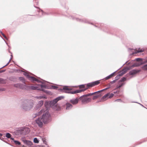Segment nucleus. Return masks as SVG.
<instances>
[{"label":"nucleus","mask_w":147,"mask_h":147,"mask_svg":"<svg viewBox=\"0 0 147 147\" xmlns=\"http://www.w3.org/2000/svg\"><path fill=\"white\" fill-rule=\"evenodd\" d=\"M121 99H117L115 100V101H121Z\"/></svg>","instance_id":"680f3d73"},{"label":"nucleus","mask_w":147,"mask_h":147,"mask_svg":"<svg viewBox=\"0 0 147 147\" xmlns=\"http://www.w3.org/2000/svg\"><path fill=\"white\" fill-rule=\"evenodd\" d=\"M4 41H5V42H6V44H7V46L9 47V45H8V44L7 43V42H6V41H5V40H4Z\"/></svg>","instance_id":"338daca9"},{"label":"nucleus","mask_w":147,"mask_h":147,"mask_svg":"<svg viewBox=\"0 0 147 147\" xmlns=\"http://www.w3.org/2000/svg\"><path fill=\"white\" fill-rule=\"evenodd\" d=\"M28 79L29 80L31 81L32 82H34V81H36L38 83H41L42 84H44V82H42L38 79H36V78H35V77L31 76H29V78H28Z\"/></svg>","instance_id":"6e6552de"},{"label":"nucleus","mask_w":147,"mask_h":147,"mask_svg":"<svg viewBox=\"0 0 147 147\" xmlns=\"http://www.w3.org/2000/svg\"><path fill=\"white\" fill-rule=\"evenodd\" d=\"M22 71L24 72L23 74L25 76H26L27 78H28L29 77V76H30V75L27 72H24L22 70Z\"/></svg>","instance_id":"473e14b6"},{"label":"nucleus","mask_w":147,"mask_h":147,"mask_svg":"<svg viewBox=\"0 0 147 147\" xmlns=\"http://www.w3.org/2000/svg\"><path fill=\"white\" fill-rule=\"evenodd\" d=\"M30 132V129L29 128L24 127L23 134L26 135L29 133Z\"/></svg>","instance_id":"f3484780"},{"label":"nucleus","mask_w":147,"mask_h":147,"mask_svg":"<svg viewBox=\"0 0 147 147\" xmlns=\"http://www.w3.org/2000/svg\"><path fill=\"white\" fill-rule=\"evenodd\" d=\"M72 90V88H68V86H65L62 88L60 89L61 91L62 92L70 94L69 93V92H71V90Z\"/></svg>","instance_id":"39448f33"},{"label":"nucleus","mask_w":147,"mask_h":147,"mask_svg":"<svg viewBox=\"0 0 147 147\" xmlns=\"http://www.w3.org/2000/svg\"><path fill=\"white\" fill-rule=\"evenodd\" d=\"M126 80V78L125 77H123L122 78L121 80L119 81V83L120 82H123L125 81Z\"/></svg>","instance_id":"c756f323"},{"label":"nucleus","mask_w":147,"mask_h":147,"mask_svg":"<svg viewBox=\"0 0 147 147\" xmlns=\"http://www.w3.org/2000/svg\"><path fill=\"white\" fill-rule=\"evenodd\" d=\"M124 83H122L118 86V85L117 86L116 88L118 89V88H120L121 87H122L124 85Z\"/></svg>","instance_id":"4c0bfd02"},{"label":"nucleus","mask_w":147,"mask_h":147,"mask_svg":"<svg viewBox=\"0 0 147 147\" xmlns=\"http://www.w3.org/2000/svg\"><path fill=\"white\" fill-rule=\"evenodd\" d=\"M104 90H105L104 89H102V90H99V93H100V92H102V91H103Z\"/></svg>","instance_id":"bf43d9fd"},{"label":"nucleus","mask_w":147,"mask_h":147,"mask_svg":"<svg viewBox=\"0 0 147 147\" xmlns=\"http://www.w3.org/2000/svg\"><path fill=\"white\" fill-rule=\"evenodd\" d=\"M66 110H69L71 109L73 107V106L71 104L67 102L66 104Z\"/></svg>","instance_id":"aec40b11"},{"label":"nucleus","mask_w":147,"mask_h":147,"mask_svg":"<svg viewBox=\"0 0 147 147\" xmlns=\"http://www.w3.org/2000/svg\"><path fill=\"white\" fill-rule=\"evenodd\" d=\"M36 98L37 99H41L42 98H46L47 97L45 96H36Z\"/></svg>","instance_id":"ea45409f"},{"label":"nucleus","mask_w":147,"mask_h":147,"mask_svg":"<svg viewBox=\"0 0 147 147\" xmlns=\"http://www.w3.org/2000/svg\"><path fill=\"white\" fill-rule=\"evenodd\" d=\"M92 95H93V93H89L88 94V96H91Z\"/></svg>","instance_id":"5fc2aeb1"},{"label":"nucleus","mask_w":147,"mask_h":147,"mask_svg":"<svg viewBox=\"0 0 147 147\" xmlns=\"http://www.w3.org/2000/svg\"><path fill=\"white\" fill-rule=\"evenodd\" d=\"M58 88V87L55 86H52L51 88H52L53 89H56Z\"/></svg>","instance_id":"a18cd8bd"},{"label":"nucleus","mask_w":147,"mask_h":147,"mask_svg":"<svg viewBox=\"0 0 147 147\" xmlns=\"http://www.w3.org/2000/svg\"><path fill=\"white\" fill-rule=\"evenodd\" d=\"M147 63V60H145L143 62H141L140 63H136L132 65L130 67H138L142 64Z\"/></svg>","instance_id":"1a4fd4ad"},{"label":"nucleus","mask_w":147,"mask_h":147,"mask_svg":"<svg viewBox=\"0 0 147 147\" xmlns=\"http://www.w3.org/2000/svg\"><path fill=\"white\" fill-rule=\"evenodd\" d=\"M64 97L63 96H58L56 98H55L56 100L58 102L59 100H60L62 99H63L64 98Z\"/></svg>","instance_id":"cd10ccee"},{"label":"nucleus","mask_w":147,"mask_h":147,"mask_svg":"<svg viewBox=\"0 0 147 147\" xmlns=\"http://www.w3.org/2000/svg\"><path fill=\"white\" fill-rule=\"evenodd\" d=\"M22 141L24 144L28 146V147H30L32 145V142L30 141L23 139L22 140Z\"/></svg>","instance_id":"f8f14e48"},{"label":"nucleus","mask_w":147,"mask_h":147,"mask_svg":"<svg viewBox=\"0 0 147 147\" xmlns=\"http://www.w3.org/2000/svg\"><path fill=\"white\" fill-rule=\"evenodd\" d=\"M70 102L73 105H76L78 102V99L77 98L76 99H72L70 100Z\"/></svg>","instance_id":"dca6fc26"},{"label":"nucleus","mask_w":147,"mask_h":147,"mask_svg":"<svg viewBox=\"0 0 147 147\" xmlns=\"http://www.w3.org/2000/svg\"><path fill=\"white\" fill-rule=\"evenodd\" d=\"M100 83V82L99 80H97L93 82L88 83L86 84V85L87 88H88V89L90 87H92L95 85H97Z\"/></svg>","instance_id":"20e7f679"},{"label":"nucleus","mask_w":147,"mask_h":147,"mask_svg":"<svg viewBox=\"0 0 147 147\" xmlns=\"http://www.w3.org/2000/svg\"><path fill=\"white\" fill-rule=\"evenodd\" d=\"M114 95V94L111 93V94H110L109 93H107V94H105L104 96H103L101 98V100L102 101H104V100L106 98H111L112 97H113V96Z\"/></svg>","instance_id":"423d86ee"},{"label":"nucleus","mask_w":147,"mask_h":147,"mask_svg":"<svg viewBox=\"0 0 147 147\" xmlns=\"http://www.w3.org/2000/svg\"><path fill=\"white\" fill-rule=\"evenodd\" d=\"M129 69V68L128 67H125L121 71L123 73H124V74H125V73L127 72V71Z\"/></svg>","instance_id":"b1692460"},{"label":"nucleus","mask_w":147,"mask_h":147,"mask_svg":"<svg viewBox=\"0 0 147 147\" xmlns=\"http://www.w3.org/2000/svg\"><path fill=\"white\" fill-rule=\"evenodd\" d=\"M140 70L133 69L130 71L129 74L130 75H133L136 74L140 72Z\"/></svg>","instance_id":"9b49d317"},{"label":"nucleus","mask_w":147,"mask_h":147,"mask_svg":"<svg viewBox=\"0 0 147 147\" xmlns=\"http://www.w3.org/2000/svg\"><path fill=\"white\" fill-rule=\"evenodd\" d=\"M28 90H29L30 89H31L32 90H40V88H39L37 86H28Z\"/></svg>","instance_id":"2eb2a0df"},{"label":"nucleus","mask_w":147,"mask_h":147,"mask_svg":"<svg viewBox=\"0 0 147 147\" xmlns=\"http://www.w3.org/2000/svg\"><path fill=\"white\" fill-rule=\"evenodd\" d=\"M143 50L142 49H138V51H137V53H140V52H142L143 51Z\"/></svg>","instance_id":"8fccbe9b"},{"label":"nucleus","mask_w":147,"mask_h":147,"mask_svg":"<svg viewBox=\"0 0 147 147\" xmlns=\"http://www.w3.org/2000/svg\"><path fill=\"white\" fill-rule=\"evenodd\" d=\"M19 79L20 81H21L23 83L25 84V82L24 78V77H20L19 78Z\"/></svg>","instance_id":"c85d7f7f"},{"label":"nucleus","mask_w":147,"mask_h":147,"mask_svg":"<svg viewBox=\"0 0 147 147\" xmlns=\"http://www.w3.org/2000/svg\"><path fill=\"white\" fill-rule=\"evenodd\" d=\"M11 57L10 58V59H9V62L5 65H4V66H3V67H2L0 68V69H1V68H3V67H4L7 66V65L9 64V63L10 62V61L11 59V58L13 57V56H12V55H11Z\"/></svg>","instance_id":"f704fd0d"},{"label":"nucleus","mask_w":147,"mask_h":147,"mask_svg":"<svg viewBox=\"0 0 147 147\" xmlns=\"http://www.w3.org/2000/svg\"><path fill=\"white\" fill-rule=\"evenodd\" d=\"M96 27H98V28H100L102 30L104 31L107 32H108L107 31V28L106 25H104V24H100V25H98V26H97L96 25L94 26Z\"/></svg>","instance_id":"9d476101"},{"label":"nucleus","mask_w":147,"mask_h":147,"mask_svg":"<svg viewBox=\"0 0 147 147\" xmlns=\"http://www.w3.org/2000/svg\"><path fill=\"white\" fill-rule=\"evenodd\" d=\"M3 137H0V139L1 140H2L3 142H4L7 143H7V142L6 141H5V140L4 139V138L5 137V136H4Z\"/></svg>","instance_id":"79ce46f5"},{"label":"nucleus","mask_w":147,"mask_h":147,"mask_svg":"<svg viewBox=\"0 0 147 147\" xmlns=\"http://www.w3.org/2000/svg\"><path fill=\"white\" fill-rule=\"evenodd\" d=\"M22 147H25V146L24 145H22Z\"/></svg>","instance_id":"774afa93"},{"label":"nucleus","mask_w":147,"mask_h":147,"mask_svg":"<svg viewBox=\"0 0 147 147\" xmlns=\"http://www.w3.org/2000/svg\"><path fill=\"white\" fill-rule=\"evenodd\" d=\"M5 70H2L0 71V73L4 72L5 71Z\"/></svg>","instance_id":"6e6d98bb"},{"label":"nucleus","mask_w":147,"mask_h":147,"mask_svg":"<svg viewBox=\"0 0 147 147\" xmlns=\"http://www.w3.org/2000/svg\"><path fill=\"white\" fill-rule=\"evenodd\" d=\"M120 78V77L118 75H117L115 78V80L116 81L119 79Z\"/></svg>","instance_id":"49530a36"},{"label":"nucleus","mask_w":147,"mask_h":147,"mask_svg":"<svg viewBox=\"0 0 147 147\" xmlns=\"http://www.w3.org/2000/svg\"><path fill=\"white\" fill-rule=\"evenodd\" d=\"M5 79H3L1 78H0V84H5L6 82Z\"/></svg>","instance_id":"a878e982"},{"label":"nucleus","mask_w":147,"mask_h":147,"mask_svg":"<svg viewBox=\"0 0 147 147\" xmlns=\"http://www.w3.org/2000/svg\"><path fill=\"white\" fill-rule=\"evenodd\" d=\"M124 73H123L121 71H120L119 74H118L120 77L122 76L124 74Z\"/></svg>","instance_id":"de8ad7c7"},{"label":"nucleus","mask_w":147,"mask_h":147,"mask_svg":"<svg viewBox=\"0 0 147 147\" xmlns=\"http://www.w3.org/2000/svg\"><path fill=\"white\" fill-rule=\"evenodd\" d=\"M48 103V102L47 101L45 102V105H46Z\"/></svg>","instance_id":"0e129e2a"},{"label":"nucleus","mask_w":147,"mask_h":147,"mask_svg":"<svg viewBox=\"0 0 147 147\" xmlns=\"http://www.w3.org/2000/svg\"><path fill=\"white\" fill-rule=\"evenodd\" d=\"M14 142L16 144H18V145H20L21 144L20 142L18 140H14Z\"/></svg>","instance_id":"58836bf2"},{"label":"nucleus","mask_w":147,"mask_h":147,"mask_svg":"<svg viewBox=\"0 0 147 147\" xmlns=\"http://www.w3.org/2000/svg\"><path fill=\"white\" fill-rule=\"evenodd\" d=\"M69 93H70V94H76L79 93H80V90H77L74 91H71V92H69Z\"/></svg>","instance_id":"4be33fe9"},{"label":"nucleus","mask_w":147,"mask_h":147,"mask_svg":"<svg viewBox=\"0 0 147 147\" xmlns=\"http://www.w3.org/2000/svg\"><path fill=\"white\" fill-rule=\"evenodd\" d=\"M7 78L9 80L13 82H16L17 80V78L16 76H11Z\"/></svg>","instance_id":"ddd939ff"},{"label":"nucleus","mask_w":147,"mask_h":147,"mask_svg":"<svg viewBox=\"0 0 147 147\" xmlns=\"http://www.w3.org/2000/svg\"><path fill=\"white\" fill-rule=\"evenodd\" d=\"M11 135L9 133H6V135L5 137H6L7 138H9L11 137Z\"/></svg>","instance_id":"72a5a7b5"},{"label":"nucleus","mask_w":147,"mask_h":147,"mask_svg":"<svg viewBox=\"0 0 147 147\" xmlns=\"http://www.w3.org/2000/svg\"><path fill=\"white\" fill-rule=\"evenodd\" d=\"M10 139L11 140H13V141H14V140H14V138H11V137H10Z\"/></svg>","instance_id":"e2e57ef3"},{"label":"nucleus","mask_w":147,"mask_h":147,"mask_svg":"<svg viewBox=\"0 0 147 147\" xmlns=\"http://www.w3.org/2000/svg\"><path fill=\"white\" fill-rule=\"evenodd\" d=\"M88 89V88L87 87L86 88H85L83 89H80V92H82Z\"/></svg>","instance_id":"09e8293b"},{"label":"nucleus","mask_w":147,"mask_h":147,"mask_svg":"<svg viewBox=\"0 0 147 147\" xmlns=\"http://www.w3.org/2000/svg\"><path fill=\"white\" fill-rule=\"evenodd\" d=\"M57 102L55 98L53 99V100H51L50 102V104L52 106H54L55 107H57V105H55L56 103H57Z\"/></svg>","instance_id":"a211bd4d"},{"label":"nucleus","mask_w":147,"mask_h":147,"mask_svg":"<svg viewBox=\"0 0 147 147\" xmlns=\"http://www.w3.org/2000/svg\"><path fill=\"white\" fill-rule=\"evenodd\" d=\"M88 96V94H85L84 95L81 96L80 98L79 99H82V98H83L84 97H87Z\"/></svg>","instance_id":"a19ab883"},{"label":"nucleus","mask_w":147,"mask_h":147,"mask_svg":"<svg viewBox=\"0 0 147 147\" xmlns=\"http://www.w3.org/2000/svg\"><path fill=\"white\" fill-rule=\"evenodd\" d=\"M104 90H105L104 89H102V90H99V93H100V92H102V91H103Z\"/></svg>","instance_id":"13d9d810"},{"label":"nucleus","mask_w":147,"mask_h":147,"mask_svg":"<svg viewBox=\"0 0 147 147\" xmlns=\"http://www.w3.org/2000/svg\"><path fill=\"white\" fill-rule=\"evenodd\" d=\"M21 84H22L21 83L15 84H13V86L16 88H20L21 85Z\"/></svg>","instance_id":"bb28decb"},{"label":"nucleus","mask_w":147,"mask_h":147,"mask_svg":"<svg viewBox=\"0 0 147 147\" xmlns=\"http://www.w3.org/2000/svg\"><path fill=\"white\" fill-rule=\"evenodd\" d=\"M43 101L42 100L39 101L38 102V104L39 105V106L40 107H41L43 105Z\"/></svg>","instance_id":"c9c22d12"},{"label":"nucleus","mask_w":147,"mask_h":147,"mask_svg":"<svg viewBox=\"0 0 147 147\" xmlns=\"http://www.w3.org/2000/svg\"><path fill=\"white\" fill-rule=\"evenodd\" d=\"M0 32L1 34L3 35V37L6 39H7V38L6 36L2 32H1V31H0Z\"/></svg>","instance_id":"37998d69"},{"label":"nucleus","mask_w":147,"mask_h":147,"mask_svg":"<svg viewBox=\"0 0 147 147\" xmlns=\"http://www.w3.org/2000/svg\"><path fill=\"white\" fill-rule=\"evenodd\" d=\"M28 86L26 85L25 84H22L20 89L26 90H28Z\"/></svg>","instance_id":"6ab92c4d"},{"label":"nucleus","mask_w":147,"mask_h":147,"mask_svg":"<svg viewBox=\"0 0 147 147\" xmlns=\"http://www.w3.org/2000/svg\"><path fill=\"white\" fill-rule=\"evenodd\" d=\"M116 82V81L115 80H113V81H111L110 82V83L111 84H112L114 83H115Z\"/></svg>","instance_id":"3c124183"},{"label":"nucleus","mask_w":147,"mask_h":147,"mask_svg":"<svg viewBox=\"0 0 147 147\" xmlns=\"http://www.w3.org/2000/svg\"><path fill=\"white\" fill-rule=\"evenodd\" d=\"M39 86H40L41 87V88L40 90H41L43 92H44L46 93H48V91L47 90H46L45 89H43V88H44L46 89H50V88H49L48 86L47 85H43V84H38V85Z\"/></svg>","instance_id":"0eeeda50"},{"label":"nucleus","mask_w":147,"mask_h":147,"mask_svg":"<svg viewBox=\"0 0 147 147\" xmlns=\"http://www.w3.org/2000/svg\"><path fill=\"white\" fill-rule=\"evenodd\" d=\"M127 62V61L123 65V66L121 67L120 68H119L116 71H115V72H114L112 73V74H111L109 75L108 76H107V77H106L105 78V79L106 80H108L110 78H111L114 74H115V73L118 70H119V69H120L124 64H125V63H126Z\"/></svg>","instance_id":"4468645a"},{"label":"nucleus","mask_w":147,"mask_h":147,"mask_svg":"<svg viewBox=\"0 0 147 147\" xmlns=\"http://www.w3.org/2000/svg\"><path fill=\"white\" fill-rule=\"evenodd\" d=\"M34 101L30 99L25 98L23 100L21 108L25 111L30 110L34 107Z\"/></svg>","instance_id":"f03ea898"},{"label":"nucleus","mask_w":147,"mask_h":147,"mask_svg":"<svg viewBox=\"0 0 147 147\" xmlns=\"http://www.w3.org/2000/svg\"><path fill=\"white\" fill-rule=\"evenodd\" d=\"M40 13H41L42 14L43 13V11L41 10V11L40 12Z\"/></svg>","instance_id":"69168bd1"},{"label":"nucleus","mask_w":147,"mask_h":147,"mask_svg":"<svg viewBox=\"0 0 147 147\" xmlns=\"http://www.w3.org/2000/svg\"><path fill=\"white\" fill-rule=\"evenodd\" d=\"M81 100L82 102V103L85 102H90L91 100V99L90 98H82Z\"/></svg>","instance_id":"412c9836"},{"label":"nucleus","mask_w":147,"mask_h":147,"mask_svg":"<svg viewBox=\"0 0 147 147\" xmlns=\"http://www.w3.org/2000/svg\"><path fill=\"white\" fill-rule=\"evenodd\" d=\"M104 90H105L104 89H102V90H99V93H100V92H102V91H103Z\"/></svg>","instance_id":"4d7b16f0"},{"label":"nucleus","mask_w":147,"mask_h":147,"mask_svg":"<svg viewBox=\"0 0 147 147\" xmlns=\"http://www.w3.org/2000/svg\"><path fill=\"white\" fill-rule=\"evenodd\" d=\"M33 142L35 143L38 144L39 142V141L36 138H35L33 140Z\"/></svg>","instance_id":"2f4dec72"},{"label":"nucleus","mask_w":147,"mask_h":147,"mask_svg":"<svg viewBox=\"0 0 147 147\" xmlns=\"http://www.w3.org/2000/svg\"><path fill=\"white\" fill-rule=\"evenodd\" d=\"M5 90V89L4 88H0V91H4Z\"/></svg>","instance_id":"603ef678"},{"label":"nucleus","mask_w":147,"mask_h":147,"mask_svg":"<svg viewBox=\"0 0 147 147\" xmlns=\"http://www.w3.org/2000/svg\"><path fill=\"white\" fill-rule=\"evenodd\" d=\"M85 84H82L80 85H79V88H84L85 87Z\"/></svg>","instance_id":"c03bdc74"},{"label":"nucleus","mask_w":147,"mask_h":147,"mask_svg":"<svg viewBox=\"0 0 147 147\" xmlns=\"http://www.w3.org/2000/svg\"><path fill=\"white\" fill-rule=\"evenodd\" d=\"M51 121V115L49 112L47 111L45 114H43L41 117H38L36 120V123L40 127H42L43 123L47 124Z\"/></svg>","instance_id":"f257e3e1"},{"label":"nucleus","mask_w":147,"mask_h":147,"mask_svg":"<svg viewBox=\"0 0 147 147\" xmlns=\"http://www.w3.org/2000/svg\"><path fill=\"white\" fill-rule=\"evenodd\" d=\"M102 96V94H99L97 95L94 96L93 97L92 99L93 100H95L99 97H100Z\"/></svg>","instance_id":"5701e85b"},{"label":"nucleus","mask_w":147,"mask_h":147,"mask_svg":"<svg viewBox=\"0 0 147 147\" xmlns=\"http://www.w3.org/2000/svg\"><path fill=\"white\" fill-rule=\"evenodd\" d=\"M69 18L70 19H72L73 20H75L76 21L80 22L90 24V23L89 22V21L85 18L80 19L78 18L77 17H74L73 16H70L69 17ZM90 24H92V23H90Z\"/></svg>","instance_id":"7ed1b4c3"},{"label":"nucleus","mask_w":147,"mask_h":147,"mask_svg":"<svg viewBox=\"0 0 147 147\" xmlns=\"http://www.w3.org/2000/svg\"><path fill=\"white\" fill-rule=\"evenodd\" d=\"M142 69L144 70H147V64L144 65L142 67Z\"/></svg>","instance_id":"7c9ffc66"},{"label":"nucleus","mask_w":147,"mask_h":147,"mask_svg":"<svg viewBox=\"0 0 147 147\" xmlns=\"http://www.w3.org/2000/svg\"><path fill=\"white\" fill-rule=\"evenodd\" d=\"M23 129L24 127H21L18 128V129L17 130L19 131L20 134H23Z\"/></svg>","instance_id":"393cba45"},{"label":"nucleus","mask_w":147,"mask_h":147,"mask_svg":"<svg viewBox=\"0 0 147 147\" xmlns=\"http://www.w3.org/2000/svg\"><path fill=\"white\" fill-rule=\"evenodd\" d=\"M110 88V87L109 86L108 87L106 88H105V89H104V90H107V89H109Z\"/></svg>","instance_id":"052dcab7"},{"label":"nucleus","mask_w":147,"mask_h":147,"mask_svg":"<svg viewBox=\"0 0 147 147\" xmlns=\"http://www.w3.org/2000/svg\"><path fill=\"white\" fill-rule=\"evenodd\" d=\"M134 61H137L140 62H142V59L140 58H137L134 60Z\"/></svg>","instance_id":"e433bc0d"},{"label":"nucleus","mask_w":147,"mask_h":147,"mask_svg":"<svg viewBox=\"0 0 147 147\" xmlns=\"http://www.w3.org/2000/svg\"><path fill=\"white\" fill-rule=\"evenodd\" d=\"M99 93V91L94 92H93V94H98V93Z\"/></svg>","instance_id":"864d4df0"}]
</instances>
